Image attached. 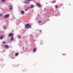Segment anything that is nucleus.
<instances>
[{
  "mask_svg": "<svg viewBox=\"0 0 73 73\" xmlns=\"http://www.w3.org/2000/svg\"><path fill=\"white\" fill-rule=\"evenodd\" d=\"M24 3H25V4H27V3H28V1L25 0L24 1Z\"/></svg>",
  "mask_w": 73,
  "mask_h": 73,
  "instance_id": "nucleus-14",
  "label": "nucleus"
},
{
  "mask_svg": "<svg viewBox=\"0 0 73 73\" xmlns=\"http://www.w3.org/2000/svg\"><path fill=\"white\" fill-rule=\"evenodd\" d=\"M19 53H17L15 54V56H18L19 55Z\"/></svg>",
  "mask_w": 73,
  "mask_h": 73,
  "instance_id": "nucleus-12",
  "label": "nucleus"
},
{
  "mask_svg": "<svg viewBox=\"0 0 73 73\" xmlns=\"http://www.w3.org/2000/svg\"><path fill=\"white\" fill-rule=\"evenodd\" d=\"M2 1H3V2H5V0H1Z\"/></svg>",
  "mask_w": 73,
  "mask_h": 73,
  "instance_id": "nucleus-19",
  "label": "nucleus"
},
{
  "mask_svg": "<svg viewBox=\"0 0 73 73\" xmlns=\"http://www.w3.org/2000/svg\"><path fill=\"white\" fill-rule=\"evenodd\" d=\"M3 38V36H0V39H1Z\"/></svg>",
  "mask_w": 73,
  "mask_h": 73,
  "instance_id": "nucleus-13",
  "label": "nucleus"
},
{
  "mask_svg": "<svg viewBox=\"0 0 73 73\" xmlns=\"http://www.w3.org/2000/svg\"><path fill=\"white\" fill-rule=\"evenodd\" d=\"M36 48H35L33 50V52H36Z\"/></svg>",
  "mask_w": 73,
  "mask_h": 73,
  "instance_id": "nucleus-8",
  "label": "nucleus"
},
{
  "mask_svg": "<svg viewBox=\"0 0 73 73\" xmlns=\"http://www.w3.org/2000/svg\"><path fill=\"white\" fill-rule=\"evenodd\" d=\"M29 28H31V25L29 24H28V29H29Z\"/></svg>",
  "mask_w": 73,
  "mask_h": 73,
  "instance_id": "nucleus-4",
  "label": "nucleus"
},
{
  "mask_svg": "<svg viewBox=\"0 0 73 73\" xmlns=\"http://www.w3.org/2000/svg\"><path fill=\"white\" fill-rule=\"evenodd\" d=\"M4 17L5 18H8V17H9V15H6L4 16Z\"/></svg>",
  "mask_w": 73,
  "mask_h": 73,
  "instance_id": "nucleus-5",
  "label": "nucleus"
},
{
  "mask_svg": "<svg viewBox=\"0 0 73 73\" xmlns=\"http://www.w3.org/2000/svg\"><path fill=\"white\" fill-rule=\"evenodd\" d=\"M30 8L29 7L28 8Z\"/></svg>",
  "mask_w": 73,
  "mask_h": 73,
  "instance_id": "nucleus-26",
  "label": "nucleus"
},
{
  "mask_svg": "<svg viewBox=\"0 0 73 73\" xmlns=\"http://www.w3.org/2000/svg\"><path fill=\"white\" fill-rule=\"evenodd\" d=\"M2 43L3 44H5V42H2Z\"/></svg>",
  "mask_w": 73,
  "mask_h": 73,
  "instance_id": "nucleus-20",
  "label": "nucleus"
},
{
  "mask_svg": "<svg viewBox=\"0 0 73 73\" xmlns=\"http://www.w3.org/2000/svg\"><path fill=\"white\" fill-rule=\"evenodd\" d=\"M25 28L26 29H28V24H27L26 25L25 27Z\"/></svg>",
  "mask_w": 73,
  "mask_h": 73,
  "instance_id": "nucleus-9",
  "label": "nucleus"
},
{
  "mask_svg": "<svg viewBox=\"0 0 73 73\" xmlns=\"http://www.w3.org/2000/svg\"><path fill=\"white\" fill-rule=\"evenodd\" d=\"M9 8L10 11H12V5L10 6Z\"/></svg>",
  "mask_w": 73,
  "mask_h": 73,
  "instance_id": "nucleus-6",
  "label": "nucleus"
},
{
  "mask_svg": "<svg viewBox=\"0 0 73 73\" xmlns=\"http://www.w3.org/2000/svg\"><path fill=\"white\" fill-rule=\"evenodd\" d=\"M27 11V10L26 9H25V11Z\"/></svg>",
  "mask_w": 73,
  "mask_h": 73,
  "instance_id": "nucleus-24",
  "label": "nucleus"
},
{
  "mask_svg": "<svg viewBox=\"0 0 73 73\" xmlns=\"http://www.w3.org/2000/svg\"><path fill=\"white\" fill-rule=\"evenodd\" d=\"M0 16H1V17H2V16H3V14H0Z\"/></svg>",
  "mask_w": 73,
  "mask_h": 73,
  "instance_id": "nucleus-21",
  "label": "nucleus"
},
{
  "mask_svg": "<svg viewBox=\"0 0 73 73\" xmlns=\"http://www.w3.org/2000/svg\"><path fill=\"white\" fill-rule=\"evenodd\" d=\"M56 1H53V3H56Z\"/></svg>",
  "mask_w": 73,
  "mask_h": 73,
  "instance_id": "nucleus-23",
  "label": "nucleus"
},
{
  "mask_svg": "<svg viewBox=\"0 0 73 73\" xmlns=\"http://www.w3.org/2000/svg\"><path fill=\"white\" fill-rule=\"evenodd\" d=\"M3 28L5 29H6V27H5V26Z\"/></svg>",
  "mask_w": 73,
  "mask_h": 73,
  "instance_id": "nucleus-22",
  "label": "nucleus"
},
{
  "mask_svg": "<svg viewBox=\"0 0 73 73\" xmlns=\"http://www.w3.org/2000/svg\"><path fill=\"white\" fill-rule=\"evenodd\" d=\"M13 33H10L9 34V37H11L13 36Z\"/></svg>",
  "mask_w": 73,
  "mask_h": 73,
  "instance_id": "nucleus-1",
  "label": "nucleus"
},
{
  "mask_svg": "<svg viewBox=\"0 0 73 73\" xmlns=\"http://www.w3.org/2000/svg\"><path fill=\"white\" fill-rule=\"evenodd\" d=\"M18 38H21V36H18Z\"/></svg>",
  "mask_w": 73,
  "mask_h": 73,
  "instance_id": "nucleus-17",
  "label": "nucleus"
},
{
  "mask_svg": "<svg viewBox=\"0 0 73 73\" xmlns=\"http://www.w3.org/2000/svg\"><path fill=\"white\" fill-rule=\"evenodd\" d=\"M21 14H22V15H23V14H24V11H21Z\"/></svg>",
  "mask_w": 73,
  "mask_h": 73,
  "instance_id": "nucleus-7",
  "label": "nucleus"
},
{
  "mask_svg": "<svg viewBox=\"0 0 73 73\" xmlns=\"http://www.w3.org/2000/svg\"><path fill=\"white\" fill-rule=\"evenodd\" d=\"M40 32H41V30H40Z\"/></svg>",
  "mask_w": 73,
  "mask_h": 73,
  "instance_id": "nucleus-25",
  "label": "nucleus"
},
{
  "mask_svg": "<svg viewBox=\"0 0 73 73\" xmlns=\"http://www.w3.org/2000/svg\"><path fill=\"white\" fill-rule=\"evenodd\" d=\"M55 8H56V9H57V8H58V5L55 6Z\"/></svg>",
  "mask_w": 73,
  "mask_h": 73,
  "instance_id": "nucleus-18",
  "label": "nucleus"
},
{
  "mask_svg": "<svg viewBox=\"0 0 73 73\" xmlns=\"http://www.w3.org/2000/svg\"><path fill=\"white\" fill-rule=\"evenodd\" d=\"M38 23H41V19L39 21Z\"/></svg>",
  "mask_w": 73,
  "mask_h": 73,
  "instance_id": "nucleus-15",
  "label": "nucleus"
},
{
  "mask_svg": "<svg viewBox=\"0 0 73 73\" xmlns=\"http://www.w3.org/2000/svg\"><path fill=\"white\" fill-rule=\"evenodd\" d=\"M33 7H34V6H33V5H31V9H33Z\"/></svg>",
  "mask_w": 73,
  "mask_h": 73,
  "instance_id": "nucleus-11",
  "label": "nucleus"
},
{
  "mask_svg": "<svg viewBox=\"0 0 73 73\" xmlns=\"http://www.w3.org/2000/svg\"><path fill=\"white\" fill-rule=\"evenodd\" d=\"M5 49H8L9 48V46L7 45H5Z\"/></svg>",
  "mask_w": 73,
  "mask_h": 73,
  "instance_id": "nucleus-3",
  "label": "nucleus"
},
{
  "mask_svg": "<svg viewBox=\"0 0 73 73\" xmlns=\"http://www.w3.org/2000/svg\"><path fill=\"white\" fill-rule=\"evenodd\" d=\"M36 5H37V6H38V7H41V5H40V3H36Z\"/></svg>",
  "mask_w": 73,
  "mask_h": 73,
  "instance_id": "nucleus-2",
  "label": "nucleus"
},
{
  "mask_svg": "<svg viewBox=\"0 0 73 73\" xmlns=\"http://www.w3.org/2000/svg\"><path fill=\"white\" fill-rule=\"evenodd\" d=\"M11 41H13V37H12L11 38Z\"/></svg>",
  "mask_w": 73,
  "mask_h": 73,
  "instance_id": "nucleus-10",
  "label": "nucleus"
},
{
  "mask_svg": "<svg viewBox=\"0 0 73 73\" xmlns=\"http://www.w3.org/2000/svg\"><path fill=\"white\" fill-rule=\"evenodd\" d=\"M32 1V0H28V3H29V1Z\"/></svg>",
  "mask_w": 73,
  "mask_h": 73,
  "instance_id": "nucleus-16",
  "label": "nucleus"
}]
</instances>
